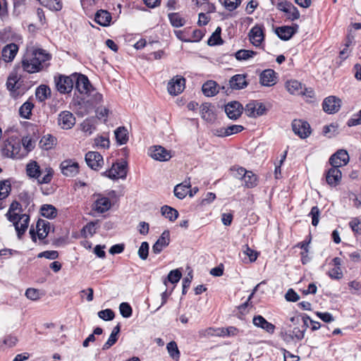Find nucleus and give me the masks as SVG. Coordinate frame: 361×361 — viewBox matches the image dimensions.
Listing matches in <instances>:
<instances>
[{
	"instance_id": "obj_1",
	"label": "nucleus",
	"mask_w": 361,
	"mask_h": 361,
	"mask_svg": "<svg viewBox=\"0 0 361 361\" xmlns=\"http://www.w3.org/2000/svg\"><path fill=\"white\" fill-rule=\"evenodd\" d=\"M51 59V55L42 49H34L27 51L22 61L24 71L30 73L40 71L45 63Z\"/></svg>"
},
{
	"instance_id": "obj_2",
	"label": "nucleus",
	"mask_w": 361,
	"mask_h": 361,
	"mask_svg": "<svg viewBox=\"0 0 361 361\" xmlns=\"http://www.w3.org/2000/svg\"><path fill=\"white\" fill-rule=\"evenodd\" d=\"M26 173L30 178L36 179L38 184L42 185L48 184L51 181L54 171L49 167L41 169L35 161H32L26 166Z\"/></svg>"
},
{
	"instance_id": "obj_3",
	"label": "nucleus",
	"mask_w": 361,
	"mask_h": 361,
	"mask_svg": "<svg viewBox=\"0 0 361 361\" xmlns=\"http://www.w3.org/2000/svg\"><path fill=\"white\" fill-rule=\"evenodd\" d=\"M350 159H329L331 168L329 169L326 175V180L329 185L336 186L341 179V171L339 167L345 166Z\"/></svg>"
},
{
	"instance_id": "obj_4",
	"label": "nucleus",
	"mask_w": 361,
	"mask_h": 361,
	"mask_svg": "<svg viewBox=\"0 0 361 361\" xmlns=\"http://www.w3.org/2000/svg\"><path fill=\"white\" fill-rule=\"evenodd\" d=\"M286 90L293 95H302L307 98L314 97V91L312 88H307L297 80H290L286 82Z\"/></svg>"
},
{
	"instance_id": "obj_5",
	"label": "nucleus",
	"mask_w": 361,
	"mask_h": 361,
	"mask_svg": "<svg viewBox=\"0 0 361 361\" xmlns=\"http://www.w3.org/2000/svg\"><path fill=\"white\" fill-rule=\"evenodd\" d=\"M128 171V163L122 159L121 162L113 163L110 169L105 171V175L111 179H124Z\"/></svg>"
},
{
	"instance_id": "obj_6",
	"label": "nucleus",
	"mask_w": 361,
	"mask_h": 361,
	"mask_svg": "<svg viewBox=\"0 0 361 361\" xmlns=\"http://www.w3.org/2000/svg\"><path fill=\"white\" fill-rule=\"evenodd\" d=\"M20 149V142L13 137L5 140L1 145V155L6 158H13Z\"/></svg>"
},
{
	"instance_id": "obj_7",
	"label": "nucleus",
	"mask_w": 361,
	"mask_h": 361,
	"mask_svg": "<svg viewBox=\"0 0 361 361\" xmlns=\"http://www.w3.org/2000/svg\"><path fill=\"white\" fill-rule=\"evenodd\" d=\"M291 126L294 133L301 139H305L311 134L310 126L305 121L294 119L292 122Z\"/></svg>"
},
{
	"instance_id": "obj_8",
	"label": "nucleus",
	"mask_w": 361,
	"mask_h": 361,
	"mask_svg": "<svg viewBox=\"0 0 361 361\" xmlns=\"http://www.w3.org/2000/svg\"><path fill=\"white\" fill-rule=\"evenodd\" d=\"M185 86V78L180 75H176L169 81L167 90L171 95L176 96L183 91Z\"/></svg>"
},
{
	"instance_id": "obj_9",
	"label": "nucleus",
	"mask_w": 361,
	"mask_h": 361,
	"mask_svg": "<svg viewBox=\"0 0 361 361\" xmlns=\"http://www.w3.org/2000/svg\"><path fill=\"white\" fill-rule=\"evenodd\" d=\"M276 7L286 14L287 18L291 20H297L300 18V13L298 8L290 2L286 1L279 2Z\"/></svg>"
},
{
	"instance_id": "obj_10",
	"label": "nucleus",
	"mask_w": 361,
	"mask_h": 361,
	"mask_svg": "<svg viewBox=\"0 0 361 361\" xmlns=\"http://www.w3.org/2000/svg\"><path fill=\"white\" fill-rule=\"evenodd\" d=\"M75 124V117L68 111H61L58 116V125L63 130L71 129Z\"/></svg>"
},
{
	"instance_id": "obj_11",
	"label": "nucleus",
	"mask_w": 361,
	"mask_h": 361,
	"mask_svg": "<svg viewBox=\"0 0 361 361\" xmlns=\"http://www.w3.org/2000/svg\"><path fill=\"white\" fill-rule=\"evenodd\" d=\"M265 111L264 104L256 101L248 103L245 107V113L249 117L256 118L262 116Z\"/></svg>"
},
{
	"instance_id": "obj_12",
	"label": "nucleus",
	"mask_w": 361,
	"mask_h": 361,
	"mask_svg": "<svg viewBox=\"0 0 361 361\" xmlns=\"http://www.w3.org/2000/svg\"><path fill=\"white\" fill-rule=\"evenodd\" d=\"M11 222L13 224L18 238H21L29 226L30 216L25 214L18 215V219Z\"/></svg>"
},
{
	"instance_id": "obj_13",
	"label": "nucleus",
	"mask_w": 361,
	"mask_h": 361,
	"mask_svg": "<svg viewBox=\"0 0 361 361\" xmlns=\"http://www.w3.org/2000/svg\"><path fill=\"white\" fill-rule=\"evenodd\" d=\"M62 173L66 176L73 177L78 173L79 165L73 159H64L60 165Z\"/></svg>"
},
{
	"instance_id": "obj_14",
	"label": "nucleus",
	"mask_w": 361,
	"mask_h": 361,
	"mask_svg": "<svg viewBox=\"0 0 361 361\" xmlns=\"http://www.w3.org/2000/svg\"><path fill=\"white\" fill-rule=\"evenodd\" d=\"M341 101L334 96L326 97L322 104L323 109L328 114H334L341 108Z\"/></svg>"
},
{
	"instance_id": "obj_15",
	"label": "nucleus",
	"mask_w": 361,
	"mask_h": 361,
	"mask_svg": "<svg viewBox=\"0 0 361 361\" xmlns=\"http://www.w3.org/2000/svg\"><path fill=\"white\" fill-rule=\"evenodd\" d=\"M148 155L151 158H171L175 156L174 152L168 150L161 145H154L149 148Z\"/></svg>"
},
{
	"instance_id": "obj_16",
	"label": "nucleus",
	"mask_w": 361,
	"mask_h": 361,
	"mask_svg": "<svg viewBox=\"0 0 361 361\" xmlns=\"http://www.w3.org/2000/svg\"><path fill=\"white\" fill-rule=\"evenodd\" d=\"M73 78L75 81V87L81 94H87L91 87L88 78L82 74H73Z\"/></svg>"
},
{
	"instance_id": "obj_17",
	"label": "nucleus",
	"mask_w": 361,
	"mask_h": 361,
	"mask_svg": "<svg viewBox=\"0 0 361 361\" xmlns=\"http://www.w3.org/2000/svg\"><path fill=\"white\" fill-rule=\"evenodd\" d=\"M243 106L238 102H231L225 106L227 116L232 120H236L243 113Z\"/></svg>"
},
{
	"instance_id": "obj_18",
	"label": "nucleus",
	"mask_w": 361,
	"mask_h": 361,
	"mask_svg": "<svg viewBox=\"0 0 361 361\" xmlns=\"http://www.w3.org/2000/svg\"><path fill=\"white\" fill-rule=\"evenodd\" d=\"M170 243V233L168 230L164 231L158 240L152 246V252L157 255L159 254L164 247Z\"/></svg>"
},
{
	"instance_id": "obj_19",
	"label": "nucleus",
	"mask_w": 361,
	"mask_h": 361,
	"mask_svg": "<svg viewBox=\"0 0 361 361\" xmlns=\"http://www.w3.org/2000/svg\"><path fill=\"white\" fill-rule=\"evenodd\" d=\"M276 74L272 69H266L259 75V82L262 85L271 87L276 83Z\"/></svg>"
},
{
	"instance_id": "obj_20",
	"label": "nucleus",
	"mask_w": 361,
	"mask_h": 361,
	"mask_svg": "<svg viewBox=\"0 0 361 361\" xmlns=\"http://www.w3.org/2000/svg\"><path fill=\"white\" fill-rule=\"evenodd\" d=\"M73 82V75L71 77L61 76L56 82V88L61 93H68L72 90Z\"/></svg>"
},
{
	"instance_id": "obj_21",
	"label": "nucleus",
	"mask_w": 361,
	"mask_h": 361,
	"mask_svg": "<svg viewBox=\"0 0 361 361\" xmlns=\"http://www.w3.org/2000/svg\"><path fill=\"white\" fill-rule=\"evenodd\" d=\"M250 42L255 47H259L264 40L262 26L255 25L249 32Z\"/></svg>"
},
{
	"instance_id": "obj_22",
	"label": "nucleus",
	"mask_w": 361,
	"mask_h": 361,
	"mask_svg": "<svg viewBox=\"0 0 361 361\" xmlns=\"http://www.w3.org/2000/svg\"><path fill=\"white\" fill-rule=\"evenodd\" d=\"M253 324L259 327L269 334H273L275 331V326L267 321L262 316L257 315L253 317Z\"/></svg>"
},
{
	"instance_id": "obj_23",
	"label": "nucleus",
	"mask_w": 361,
	"mask_h": 361,
	"mask_svg": "<svg viewBox=\"0 0 361 361\" xmlns=\"http://www.w3.org/2000/svg\"><path fill=\"white\" fill-rule=\"evenodd\" d=\"M18 50L16 44L11 43L4 47L1 53V57L6 62H10L13 60Z\"/></svg>"
},
{
	"instance_id": "obj_24",
	"label": "nucleus",
	"mask_w": 361,
	"mask_h": 361,
	"mask_svg": "<svg viewBox=\"0 0 361 361\" xmlns=\"http://www.w3.org/2000/svg\"><path fill=\"white\" fill-rule=\"evenodd\" d=\"M298 26L295 27L291 26H282L276 29V34L283 40H288L297 31Z\"/></svg>"
},
{
	"instance_id": "obj_25",
	"label": "nucleus",
	"mask_w": 361,
	"mask_h": 361,
	"mask_svg": "<svg viewBox=\"0 0 361 361\" xmlns=\"http://www.w3.org/2000/svg\"><path fill=\"white\" fill-rule=\"evenodd\" d=\"M305 337V332L299 326H294L293 329L289 332H285L283 334V338L284 341H290L295 339L296 341H301Z\"/></svg>"
},
{
	"instance_id": "obj_26",
	"label": "nucleus",
	"mask_w": 361,
	"mask_h": 361,
	"mask_svg": "<svg viewBox=\"0 0 361 361\" xmlns=\"http://www.w3.org/2000/svg\"><path fill=\"white\" fill-rule=\"evenodd\" d=\"M49 225V222L46 220L39 219L37 221L36 224V229L37 235L39 239L43 240L47 236L50 229Z\"/></svg>"
},
{
	"instance_id": "obj_27",
	"label": "nucleus",
	"mask_w": 361,
	"mask_h": 361,
	"mask_svg": "<svg viewBox=\"0 0 361 361\" xmlns=\"http://www.w3.org/2000/svg\"><path fill=\"white\" fill-rule=\"evenodd\" d=\"M191 188L190 180L188 181L185 180L182 183L178 184L175 186L173 192L174 195L180 199L182 200L185 197V196L188 193V189Z\"/></svg>"
},
{
	"instance_id": "obj_28",
	"label": "nucleus",
	"mask_w": 361,
	"mask_h": 361,
	"mask_svg": "<svg viewBox=\"0 0 361 361\" xmlns=\"http://www.w3.org/2000/svg\"><path fill=\"white\" fill-rule=\"evenodd\" d=\"M200 114L202 118L208 122H212L216 118L215 114L212 109V106L208 103H204L201 105Z\"/></svg>"
},
{
	"instance_id": "obj_29",
	"label": "nucleus",
	"mask_w": 361,
	"mask_h": 361,
	"mask_svg": "<svg viewBox=\"0 0 361 361\" xmlns=\"http://www.w3.org/2000/svg\"><path fill=\"white\" fill-rule=\"evenodd\" d=\"M111 20V13L107 11L100 10L95 14V21L102 26H108Z\"/></svg>"
},
{
	"instance_id": "obj_30",
	"label": "nucleus",
	"mask_w": 361,
	"mask_h": 361,
	"mask_svg": "<svg viewBox=\"0 0 361 361\" xmlns=\"http://www.w3.org/2000/svg\"><path fill=\"white\" fill-rule=\"evenodd\" d=\"M229 84L231 87L235 90H240L247 85L245 76L243 75H235L233 76L229 81Z\"/></svg>"
},
{
	"instance_id": "obj_31",
	"label": "nucleus",
	"mask_w": 361,
	"mask_h": 361,
	"mask_svg": "<svg viewBox=\"0 0 361 361\" xmlns=\"http://www.w3.org/2000/svg\"><path fill=\"white\" fill-rule=\"evenodd\" d=\"M111 204L108 197L98 198L94 203V209L99 213H104L111 208Z\"/></svg>"
},
{
	"instance_id": "obj_32",
	"label": "nucleus",
	"mask_w": 361,
	"mask_h": 361,
	"mask_svg": "<svg viewBox=\"0 0 361 361\" xmlns=\"http://www.w3.org/2000/svg\"><path fill=\"white\" fill-rule=\"evenodd\" d=\"M217 83L213 80L206 82L202 87L204 94L207 97H213L219 92Z\"/></svg>"
},
{
	"instance_id": "obj_33",
	"label": "nucleus",
	"mask_w": 361,
	"mask_h": 361,
	"mask_svg": "<svg viewBox=\"0 0 361 361\" xmlns=\"http://www.w3.org/2000/svg\"><path fill=\"white\" fill-rule=\"evenodd\" d=\"M16 211H18L19 212H23L22 206L21 204L17 202L13 201L8 209V212L6 213V216L9 221H14L15 219H17L18 217V215H20L18 213H15Z\"/></svg>"
},
{
	"instance_id": "obj_34",
	"label": "nucleus",
	"mask_w": 361,
	"mask_h": 361,
	"mask_svg": "<svg viewBox=\"0 0 361 361\" xmlns=\"http://www.w3.org/2000/svg\"><path fill=\"white\" fill-rule=\"evenodd\" d=\"M244 185L247 188H253L258 184V179L257 176L251 171H247L245 176L243 177Z\"/></svg>"
},
{
	"instance_id": "obj_35",
	"label": "nucleus",
	"mask_w": 361,
	"mask_h": 361,
	"mask_svg": "<svg viewBox=\"0 0 361 361\" xmlns=\"http://www.w3.org/2000/svg\"><path fill=\"white\" fill-rule=\"evenodd\" d=\"M96 121L94 118L85 119L81 124V130L87 135H90L95 129Z\"/></svg>"
},
{
	"instance_id": "obj_36",
	"label": "nucleus",
	"mask_w": 361,
	"mask_h": 361,
	"mask_svg": "<svg viewBox=\"0 0 361 361\" xmlns=\"http://www.w3.org/2000/svg\"><path fill=\"white\" fill-rule=\"evenodd\" d=\"M161 212L163 216L171 221H174L178 216V212L169 206L164 205L161 208Z\"/></svg>"
},
{
	"instance_id": "obj_37",
	"label": "nucleus",
	"mask_w": 361,
	"mask_h": 361,
	"mask_svg": "<svg viewBox=\"0 0 361 361\" xmlns=\"http://www.w3.org/2000/svg\"><path fill=\"white\" fill-rule=\"evenodd\" d=\"M41 214L47 219H54L57 215V210L55 207L51 204H44L41 207Z\"/></svg>"
},
{
	"instance_id": "obj_38",
	"label": "nucleus",
	"mask_w": 361,
	"mask_h": 361,
	"mask_svg": "<svg viewBox=\"0 0 361 361\" xmlns=\"http://www.w3.org/2000/svg\"><path fill=\"white\" fill-rule=\"evenodd\" d=\"M182 277V273L179 269H173L171 270L166 278H165L163 281L164 284L167 286V283L170 282L171 283H178Z\"/></svg>"
},
{
	"instance_id": "obj_39",
	"label": "nucleus",
	"mask_w": 361,
	"mask_h": 361,
	"mask_svg": "<svg viewBox=\"0 0 361 361\" xmlns=\"http://www.w3.org/2000/svg\"><path fill=\"white\" fill-rule=\"evenodd\" d=\"M244 129L243 126L240 125H231L226 128L221 129L220 136H228L241 132Z\"/></svg>"
},
{
	"instance_id": "obj_40",
	"label": "nucleus",
	"mask_w": 361,
	"mask_h": 361,
	"mask_svg": "<svg viewBox=\"0 0 361 361\" xmlns=\"http://www.w3.org/2000/svg\"><path fill=\"white\" fill-rule=\"evenodd\" d=\"M166 348L169 355L175 360H178L180 358V351L178 348V345L175 341L169 342Z\"/></svg>"
},
{
	"instance_id": "obj_41",
	"label": "nucleus",
	"mask_w": 361,
	"mask_h": 361,
	"mask_svg": "<svg viewBox=\"0 0 361 361\" xmlns=\"http://www.w3.org/2000/svg\"><path fill=\"white\" fill-rule=\"evenodd\" d=\"M115 137L116 141L123 145L128 140L127 130L124 127H119L115 130Z\"/></svg>"
},
{
	"instance_id": "obj_42",
	"label": "nucleus",
	"mask_w": 361,
	"mask_h": 361,
	"mask_svg": "<svg viewBox=\"0 0 361 361\" xmlns=\"http://www.w3.org/2000/svg\"><path fill=\"white\" fill-rule=\"evenodd\" d=\"M169 18L171 25L173 27H179L185 25V20L180 14L177 13H172L169 14Z\"/></svg>"
},
{
	"instance_id": "obj_43",
	"label": "nucleus",
	"mask_w": 361,
	"mask_h": 361,
	"mask_svg": "<svg viewBox=\"0 0 361 361\" xmlns=\"http://www.w3.org/2000/svg\"><path fill=\"white\" fill-rule=\"evenodd\" d=\"M221 27H218L214 32L208 39V44L210 46H214L222 44L223 41L221 37Z\"/></svg>"
},
{
	"instance_id": "obj_44",
	"label": "nucleus",
	"mask_w": 361,
	"mask_h": 361,
	"mask_svg": "<svg viewBox=\"0 0 361 361\" xmlns=\"http://www.w3.org/2000/svg\"><path fill=\"white\" fill-rule=\"evenodd\" d=\"M50 94V89L46 85H40L36 90V97L40 101H44Z\"/></svg>"
},
{
	"instance_id": "obj_45",
	"label": "nucleus",
	"mask_w": 361,
	"mask_h": 361,
	"mask_svg": "<svg viewBox=\"0 0 361 361\" xmlns=\"http://www.w3.org/2000/svg\"><path fill=\"white\" fill-rule=\"evenodd\" d=\"M55 138L51 135H44L40 140V147L44 149H49L52 147L55 143Z\"/></svg>"
},
{
	"instance_id": "obj_46",
	"label": "nucleus",
	"mask_w": 361,
	"mask_h": 361,
	"mask_svg": "<svg viewBox=\"0 0 361 361\" xmlns=\"http://www.w3.org/2000/svg\"><path fill=\"white\" fill-rule=\"evenodd\" d=\"M255 54V51L251 50L240 49L235 53V56L237 60L243 61L252 58Z\"/></svg>"
},
{
	"instance_id": "obj_47",
	"label": "nucleus",
	"mask_w": 361,
	"mask_h": 361,
	"mask_svg": "<svg viewBox=\"0 0 361 361\" xmlns=\"http://www.w3.org/2000/svg\"><path fill=\"white\" fill-rule=\"evenodd\" d=\"M33 106L34 105L31 102H25L19 109V114L20 116L25 118H28L31 114Z\"/></svg>"
},
{
	"instance_id": "obj_48",
	"label": "nucleus",
	"mask_w": 361,
	"mask_h": 361,
	"mask_svg": "<svg viewBox=\"0 0 361 361\" xmlns=\"http://www.w3.org/2000/svg\"><path fill=\"white\" fill-rule=\"evenodd\" d=\"M11 184L8 180L0 181V200L8 197L11 192Z\"/></svg>"
},
{
	"instance_id": "obj_49",
	"label": "nucleus",
	"mask_w": 361,
	"mask_h": 361,
	"mask_svg": "<svg viewBox=\"0 0 361 361\" xmlns=\"http://www.w3.org/2000/svg\"><path fill=\"white\" fill-rule=\"evenodd\" d=\"M120 313L124 318H129L131 317L133 310L131 306L128 302H121L119 305Z\"/></svg>"
},
{
	"instance_id": "obj_50",
	"label": "nucleus",
	"mask_w": 361,
	"mask_h": 361,
	"mask_svg": "<svg viewBox=\"0 0 361 361\" xmlns=\"http://www.w3.org/2000/svg\"><path fill=\"white\" fill-rule=\"evenodd\" d=\"M89 167L94 171H98L104 164V159H85Z\"/></svg>"
},
{
	"instance_id": "obj_51",
	"label": "nucleus",
	"mask_w": 361,
	"mask_h": 361,
	"mask_svg": "<svg viewBox=\"0 0 361 361\" xmlns=\"http://www.w3.org/2000/svg\"><path fill=\"white\" fill-rule=\"evenodd\" d=\"M149 243L147 242H142L141 243V245L139 247L137 252L138 256L141 259L145 260L147 259L149 255Z\"/></svg>"
},
{
	"instance_id": "obj_52",
	"label": "nucleus",
	"mask_w": 361,
	"mask_h": 361,
	"mask_svg": "<svg viewBox=\"0 0 361 361\" xmlns=\"http://www.w3.org/2000/svg\"><path fill=\"white\" fill-rule=\"evenodd\" d=\"M98 316L99 318L104 321H111L114 319L115 317V314L114 311L111 309H106L104 310H101L98 312Z\"/></svg>"
},
{
	"instance_id": "obj_53",
	"label": "nucleus",
	"mask_w": 361,
	"mask_h": 361,
	"mask_svg": "<svg viewBox=\"0 0 361 361\" xmlns=\"http://www.w3.org/2000/svg\"><path fill=\"white\" fill-rule=\"evenodd\" d=\"M38 258L44 257L49 259H56L59 257V252L56 250L44 251L38 254Z\"/></svg>"
},
{
	"instance_id": "obj_54",
	"label": "nucleus",
	"mask_w": 361,
	"mask_h": 361,
	"mask_svg": "<svg viewBox=\"0 0 361 361\" xmlns=\"http://www.w3.org/2000/svg\"><path fill=\"white\" fill-rule=\"evenodd\" d=\"M319 209L317 207H313L310 212V216H312V224L314 226L319 224Z\"/></svg>"
},
{
	"instance_id": "obj_55",
	"label": "nucleus",
	"mask_w": 361,
	"mask_h": 361,
	"mask_svg": "<svg viewBox=\"0 0 361 361\" xmlns=\"http://www.w3.org/2000/svg\"><path fill=\"white\" fill-rule=\"evenodd\" d=\"M349 226L355 233L361 234V222L358 219L355 218L350 221Z\"/></svg>"
},
{
	"instance_id": "obj_56",
	"label": "nucleus",
	"mask_w": 361,
	"mask_h": 361,
	"mask_svg": "<svg viewBox=\"0 0 361 361\" xmlns=\"http://www.w3.org/2000/svg\"><path fill=\"white\" fill-rule=\"evenodd\" d=\"M23 145L27 152L31 151L35 145V142L32 140L30 137L27 136L22 140Z\"/></svg>"
},
{
	"instance_id": "obj_57",
	"label": "nucleus",
	"mask_w": 361,
	"mask_h": 361,
	"mask_svg": "<svg viewBox=\"0 0 361 361\" xmlns=\"http://www.w3.org/2000/svg\"><path fill=\"white\" fill-rule=\"evenodd\" d=\"M328 275L332 279H341L343 277V272L341 267H334L329 271Z\"/></svg>"
},
{
	"instance_id": "obj_58",
	"label": "nucleus",
	"mask_w": 361,
	"mask_h": 361,
	"mask_svg": "<svg viewBox=\"0 0 361 361\" xmlns=\"http://www.w3.org/2000/svg\"><path fill=\"white\" fill-rule=\"evenodd\" d=\"M240 2V0H224V4L227 10L232 11L238 8Z\"/></svg>"
},
{
	"instance_id": "obj_59",
	"label": "nucleus",
	"mask_w": 361,
	"mask_h": 361,
	"mask_svg": "<svg viewBox=\"0 0 361 361\" xmlns=\"http://www.w3.org/2000/svg\"><path fill=\"white\" fill-rule=\"evenodd\" d=\"M118 341V336L111 334L107 341L103 345L102 350H106L113 346Z\"/></svg>"
},
{
	"instance_id": "obj_60",
	"label": "nucleus",
	"mask_w": 361,
	"mask_h": 361,
	"mask_svg": "<svg viewBox=\"0 0 361 361\" xmlns=\"http://www.w3.org/2000/svg\"><path fill=\"white\" fill-rule=\"evenodd\" d=\"M285 298L286 299L287 301L296 302L300 299V296L292 288H290L286 293Z\"/></svg>"
},
{
	"instance_id": "obj_61",
	"label": "nucleus",
	"mask_w": 361,
	"mask_h": 361,
	"mask_svg": "<svg viewBox=\"0 0 361 361\" xmlns=\"http://www.w3.org/2000/svg\"><path fill=\"white\" fill-rule=\"evenodd\" d=\"M25 296L32 300H36L39 298V291L35 288H27L25 291Z\"/></svg>"
},
{
	"instance_id": "obj_62",
	"label": "nucleus",
	"mask_w": 361,
	"mask_h": 361,
	"mask_svg": "<svg viewBox=\"0 0 361 361\" xmlns=\"http://www.w3.org/2000/svg\"><path fill=\"white\" fill-rule=\"evenodd\" d=\"M192 279V275L191 273H188V276L183 279V290H182V294L185 295L188 288L190 287L191 281Z\"/></svg>"
},
{
	"instance_id": "obj_63",
	"label": "nucleus",
	"mask_w": 361,
	"mask_h": 361,
	"mask_svg": "<svg viewBox=\"0 0 361 361\" xmlns=\"http://www.w3.org/2000/svg\"><path fill=\"white\" fill-rule=\"evenodd\" d=\"M361 124V110L348 121V125L349 126H354Z\"/></svg>"
},
{
	"instance_id": "obj_64",
	"label": "nucleus",
	"mask_w": 361,
	"mask_h": 361,
	"mask_svg": "<svg viewBox=\"0 0 361 361\" xmlns=\"http://www.w3.org/2000/svg\"><path fill=\"white\" fill-rule=\"evenodd\" d=\"M94 144L98 147H101L102 148H106V147H109V141L106 137H99L95 138Z\"/></svg>"
}]
</instances>
